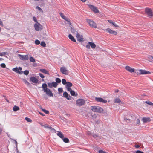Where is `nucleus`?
Here are the masks:
<instances>
[{"label":"nucleus","mask_w":153,"mask_h":153,"mask_svg":"<svg viewBox=\"0 0 153 153\" xmlns=\"http://www.w3.org/2000/svg\"><path fill=\"white\" fill-rule=\"evenodd\" d=\"M47 85L46 83H43L42 85V88L44 92L50 97H53V94L49 88H48Z\"/></svg>","instance_id":"obj_1"},{"label":"nucleus","mask_w":153,"mask_h":153,"mask_svg":"<svg viewBox=\"0 0 153 153\" xmlns=\"http://www.w3.org/2000/svg\"><path fill=\"white\" fill-rule=\"evenodd\" d=\"M91 109L93 111L100 113L103 112V111L102 108L98 106H92Z\"/></svg>","instance_id":"obj_2"},{"label":"nucleus","mask_w":153,"mask_h":153,"mask_svg":"<svg viewBox=\"0 0 153 153\" xmlns=\"http://www.w3.org/2000/svg\"><path fill=\"white\" fill-rule=\"evenodd\" d=\"M86 21L89 26L92 27L96 28L97 27V25L93 20L89 19H87Z\"/></svg>","instance_id":"obj_3"},{"label":"nucleus","mask_w":153,"mask_h":153,"mask_svg":"<svg viewBox=\"0 0 153 153\" xmlns=\"http://www.w3.org/2000/svg\"><path fill=\"white\" fill-rule=\"evenodd\" d=\"M59 14L62 18L68 22V24H69V25H71V23L70 22V20L66 16H65L64 15L63 13H59Z\"/></svg>","instance_id":"obj_4"},{"label":"nucleus","mask_w":153,"mask_h":153,"mask_svg":"<svg viewBox=\"0 0 153 153\" xmlns=\"http://www.w3.org/2000/svg\"><path fill=\"white\" fill-rule=\"evenodd\" d=\"M34 27L35 29L37 31L40 30L42 29V26L40 23L38 22L34 24Z\"/></svg>","instance_id":"obj_5"},{"label":"nucleus","mask_w":153,"mask_h":153,"mask_svg":"<svg viewBox=\"0 0 153 153\" xmlns=\"http://www.w3.org/2000/svg\"><path fill=\"white\" fill-rule=\"evenodd\" d=\"M145 12L148 15V16L150 18H151L153 16L152 12L150 9L146 8L145 9Z\"/></svg>","instance_id":"obj_6"},{"label":"nucleus","mask_w":153,"mask_h":153,"mask_svg":"<svg viewBox=\"0 0 153 153\" xmlns=\"http://www.w3.org/2000/svg\"><path fill=\"white\" fill-rule=\"evenodd\" d=\"M88 7L94 12L96 13H97L99 12V10L97 8L94 6L92 5H89Z\"/></svg>","instance_id":"obj_7"},{"label":"nucleus","mask_w":153,"mask_h":153,"mask_svg":"<svg viewBox=\"0 0 153 153\" xmlns=\"http://www.w3.org/2000/svg\"><path fill=\"white\" fill-rule=\"evenodd\" d=\"M76 104L78 105L82 106L84 104L85 102L83 99H78L76 101Z\"/></svg>","instance_id":"obj_8"},{"label":"nucleus","mask_w":153,"mask_h":153,"mask_svg":"<svg viewBox=\"0 0 153 153\" xmlns=\"http://www.w3.org/2000/svg\"><path fill=\"white\" fill-rule=\"evenodd\" d=\"M60 71L62 73L65 75H68V71L64 67H62L60 68Z\"/></svg>","instance_id":"obj_9"},{"label":"nucleus","mask_w":153,"mask_h":153,"mask_svg":"<svg viewBox=\"0 0 153 153\" xmlns=\"http://www.w3.org/2000/svg\"><path fill=\"white\" fill-rule=\"evenodd\" d=\"M48 87L50 88H51L53 87L56 88L58 85L56 82H53L52 83H48Z\"/></svg>","instance_id":"obj_10"},{"label":"nucleus","mask_w":153,"mask_h":153,"mask_svg":"<svg viewBox=\"0 0 153 153\" xmlns=\"http://www.w3.org/2000/svg\"><path fill=\"white\" fill-rule=\"evenodd\" d=\"M90 46H91L92 48H94L96 47V45L94 43L91 42H89L86 45V47L89 49L90 48Z\"/></svg>","instance_id":"obj_11"},{"label":"nucleus","mask_w":153,"mask_h":153,"mask_svg":"<svg viewBox=\"0 0 153 153\" xmlns=\"http://www.w3.org/2000/svg\"><path fill=\"white\" fill-rule=\"evenodd\" d=\"M76 37L77 38V41L80 42H82L84 41L83 36L82 35H80V34L77 32Z\"/></svg>","instance_id":"obj_12"},{"label":"nucleus","mask_w":153,"mask_h":153,"mask_svg":"<svg viewBox=\"0 0 153 153\" xmlns=\"http://www.w3.org/2000/svg\"><path fill=\"white\" fill-rule=\"evenodd\" d=\"M22 68L21 67H19L18 68L17 67H16L13 69V71H15L17 73L21 74L22 73V71L21 72L19 70L21 71Z\"/></svg>","instance_id":"obj_13"},{"label":"nucleus","mask_w":153,"mask_h":153,"mask_svg":"<svg viewBox=\"0 0 153 153\" xmlns=\"http://www.w3.org/2000/svg\"><path fill=\"white\" fill-rule=\"evenodd\" d=\"M19 56L20 59L23 60H26L28 59L29 58L28 55H22L19 54Z\"/></svg>","instance_id":"obj_14"},{"label":"nucleus","mask_w":153,"mask_h":153,"mask_svg":"<svg viewBox=\"0 0 153 153\" xmlns=\"http://www.w3.org/2000/svg\"><path fill=\"white\" fill-rule=\"evenodd\" d=\"M106 30L109 33L112 35H116L117 34V33L116 32L114 31L109 28H108Z\"/></svg>","instance_id":"obj_15"},{"label":"nucleus","mask_w":153,"mask_h":153,"mask_svg":"<svg viewBox=\"0 0 153 153\" xmlns=\"http://www.w3.org/2000/svg\"><path fill=\"white\" fill-rule=\"evenodd\" d=\"M73 85L72 83L69 82H67L66 85V88L67 89L68 91H69L71 90V87H72Z\"/></svg>","instance_id":"obj_16"},{"label":"nucleus","mask_w":153,"mask_h":153,"mask_svg":"<svg viewBox=\"0 0 153 153\" xmlns=\"http://www.w3.org/2000/svg\"><path fill=\"white\" fill-rule=\"evenodd\" d=\"M140 72L139 73L141 74H150V72L145 70H139Z\"/></svg>","instance_id":"obj_17"},{"label":"nucleus","mask_w":153,"mask_h":153,"mask_svg":"<svg viewBox=\"0 0 153 153\" xmlns=\"http://www.w3.org/2000/svg\"><path fill=\"white\" fill-rule=\"evenodd\" d=\"M150 119L149 117H143L142 119V121L143 123L149 122L150 121Z\"/></svg>","instance_id":"obj_18"},{"label":"nucleus","mask_w":153,"mask_h":153,"mask_svg":"<svg viewBox=\"0 0 153 153\" xmlns=\"http://www.w3.org/2000/svg\"><path fill=\"white\" fill-rule=\"evenodd\" d=\"M30 80L31 81L35 83H37L38 82V80L36 77H32L30 78Z\"/></svg>","instance_id":"obj_19"},{"label":"nucleus","mask_w":153,"mask_h":153,"mask_svg":"<svg viewBox=\"0 0 153 153\" xmlns=\"http://www.w3.org/2000/svg\"><path fill=\"white\" fill-rule=\"evenodd\" d=\"M95 100L97 102H102V103H105V100H103L101 98L96 97Z\"/></svg>","instance_id":"obj_20"},{"label":"nucleus","mask_w":153,"mask_h":153,"mask_svg":"<svg viewBox=\"0 0 153 153\" xmlns=\"http://www.w3.org/2000/svg\"><path fill=\"white\" fill-rule=\"evenodd\" d=\"M125 69L130 72L132 73L134 72V68H132L129 66H126L125 67Z\"/></svg>","instance_id":"obj_21"},{"label":"nucleus","mask_w":153,"mask_h":153,"mask_svg":"<svg viewBox=\"0 0 153 153\" xmlns=\"http://www.w3.org/2000/svg\"><path fill=\"white\" fill-rule=\"evenodd\" d=\"M63 96L65 97L68 100H70L71 97L69 96L68 93L66 92H65L63 94Z\"/></svg>","instance_id":"obj_22"},{"label":"nucleus","mask_w":153,"mask_h":153,"mask_svg":"<svg viewBox=\"0 0 153 153\" xmlns=\"http://www.w3.org/2000/svg\"><path fill=\"white\" fill-rule=\"evenodd\" d=\"M68 91H70L71 94L72 96H75L76 97L78 95L76 93V94L75 91L72 90L71 89V90Z\"/></svg>","instance_id":"obj_23"},{"label":"nucleus","mask_w":153,"mask_h":153,"mask_svg":"<svg viewBox=\"0 0 153 153\" xmlns=\"http://www.w3.org/2000/svg\"><path fill=\"white\" fill-rule=\"evenodd\" d=\"M39 71L44 74H48V75H50V74L49 73L48 71L46 70L45 69H40L39 70Z\"/></svg>","instance_id":"obj_24"},{"label":"nucleus","mask_w":153,"mask_h":153,"mask_svg":"<svg viewBox=\"0 0 153 153\" xmlns=\"http://www.w3.org/2000/svg\"><path fill=\"white\" fill-rule=\"evenodd\" d=\"M57 135L62 139H63L64 137L63 134L60 131H58Z\"/></svg>","instance_id":"obj_25"},{"label":"nucleus","mask_w":153,"mask_h":153,"mask_svg":"<svg viewBox=\"0 0 153 153\" xmlns=\"http://www.w3.org/2000/svg\"><path fill=\"white\" fill-rule=\"evenodd\" d=\"M69 38L72 41L74 42H76V40L75 39L74 37L71 34H69L68 35Z\"/></svg>","instance_id":"obj_26"},{"label":"nucleus","mask_w":153,"mask_h":153,"mask_svg":"<svg viewBox=\"0 0 153 153\" xmlns=\"http://www.w3.org/2000/svg\"><path fill=\"white\" fill-rule=\"evenodd\" d=\"M114 102L115 103H120L121 102V101L119 98H117L114 99Z\"/></svg>","instance_id":"obj_27"},{"label":"nucleus","mask_w":153,"mask_h":153,"mask_svg":"<svg viewBox=\"0 0 153 153\" xmlns=\"http://www.w3.org/2000/svg\"><path fill=\"white\" fill-rule=\"evenodd\" d=\"M13 110L14 111H16L19 110V107L15 105L13 108Z\"/></svg>","instance_id":"obj_28"},{"label":"nucleus","mask_w":153,"mask_h":153,"mask_svg":"<svg viewBox=\"0 0 153 153\" xmlns=\"http://www.w3.org/2000/svg\"><path fill=\"white\" fill-rule=\"evenodd\" d=\"M71 32L73 33H75L76 32L77 33V32L74 28H72V27H71Z\"/></svg>","instance_id":"obj_29"},{"label":"nucleus","mask_w":153,"mask_h":153,"mask_svg":"<svg viewBox=\"0 0 153 153\" xmlns=\"http://www.w3.org/2000/svg\"><path fill=\"white\" fill-rule=\"evenodd\" d=\"M62 139L63 140V141L65 143H68L69 142V140L68 138H63Z\"/></svg>","instance_id":"obj_30"},{"label":"nucleus","mask_w":153,"mask_h":153,"mask_svg":"<svg viewBox=\"0 0 153 153\" xmlns=\"http://www.w3.org/2000/svg\"><path fill=\"white\" fill-rule=\"evenodd\" d=\"M145 102L146 103V104L151 105V106H153V103L151 102L150 101H147Z\"/></svg>","instance_id":"obj_31"},{"label":"nucleus","mask_w":153,"mask_h":153,"mask_svg":"<svg viewBox=\"0 0 153 153\" xmlns=\"http://www.w3.org/2000/svg\"><path fill=\"white\" fill-rule=\"evenodd\" d=\"M30 60L31 62H35V59L32 57H30Z\"/></svg>","instance_id":"obj_32"},{"label":"nucleus","mask_w":153,"mask_h":153,"mask_svg":"<svg viewBox=\"0 0 153 153\" xmlns=\"http://www.w3.org/2000/svg\"><path fill=\"white\" fill-rule=\"evenodd\" d=\"M62 83L64 85H65L66 84L67 82L66 81V80L65 79H62Z\"/></svg>","instance_id":"obj_33"},{"label":"nucleus","mask_w":153,"mask_h":153,"mask_svg":"<svg viewBox=\"0 0 153 153\" xmlns=\"http://www.w3.org/2000/svg\"><path fill=\"white\" fill-rule=\"evenodd\" d=\"M40 44L41 46L43 47H45L46 46V44L44 42H42Z\"/></svg>","instance_id":"obj_34"},{"label":"nucleus","mask_w":153,"mask_h":153,"mask_svg":"<svg viewBox=\"0 0 153 153\" xmlns=\"http://www.w3.org/2000/svg\"><path fill=\"white\" fill-rule=\"evenodd\" d=\"M25 119L26 120L29 122H32V120L30 118H28L27 117H26L25 118Z\"/></svg>","instance_id":"obj_35"},{"label":"nucleus","mask_w":153,"mask_h":153,"mask_svg":"<svg viewBox=\"0 0 153 153\" xmlns=\"http://www.w3.org/2000/svg\"><path fill=\"white\" fill-rule=\"evenodd\" d=\"M56 81L57 83H60L61 82V80L59 78H57L56 79Z\"/></svg>","instance_id":"obj_36"},{"label":"nucleus","mask_w":153,"mask_h":153,"mask_svg":"<svg viewBox=\"0 0 153 153\" xmlns=\"http://www.w3.org/2000/svg\"><path fill=\"white\" fill-rule=\"evenodd\" d=\"M49 129H50L53 132L56 133V130L53 128L51 127L50 126V127H49Z\"/></svg>","instance_id":"obj_37"},{"label":"nucleus","mask_w":153,"mask_h":153,"mask_svg":"<svg viewBox=\"0 0 153 153\" xmlns=\"http://www.w3.org/2000/svg\"><path fill=\"white\" fill-rule=\"evenodd\" d=\"M35 43L36 45H39L40 43V41L38 40H36L35 41Z\"/></svg>","instance_id":"obj_38"},{"label":"nucleus","mask_w":153,"mask_h":153,"mask_svg":"<svg viewBox=\"0 0 153 153\" xmlns=\"http://www.w3.org/2000/svg\"><path fill=\"white\" fill-rule=\"evenodd\" d=\"M42 111H43L44 112H45V113L48 114L49 113V112L47 110L45 109H42Z\"/></svg>","instance_id":"obj_39"},{"label":"nucleus","mask_w":153,"mask_h":153,"mask_svg":"<svg viewBox=\"0 0 153 153\" xmlns=\"http://www.w3.org/2000/svg\"><path fill=\"white\" fill-rule=\"evenodd\" d=\"M36 8L39 11H41L42 13L43 12V11L42 10L41 8L39 6H36Z\"/></svg>","instance_id":"obj_40"},{"label":"nucleus","mask_w":153,"mask_h":153,"mask_svg":"<svg viewBox=\"0 0 153 153\" xmlns=\"http://www.w3.org/2000/svg\"><path fill=\"white\" fill-rule=\"evenodd\" d=\"M136 121V125H139L140 124V120L139 119H137Z\"/></svg>","instance_id":"obj_41"},{"label":"nucleus","mask_w":153,"mask_h":153,"mask_svg":"<svg viewBox=\"0 0 153 153\" xmlns=\"http://www.w3.org/2000/svg\"><path fill=\"white\" fill-rule=\"evenodd\" d=\"M24 74L26 75H27L29 74V71L27 70H25L24 71Z\"/></svg>","instance_id":"obj_42"},{"label":"nucleus","mask_w":153,"mask_h":153,"mask_svg":"<svg viewBox=\"0 0 153 153\" xmlns=\"http://www.w3.org/2000/svg\"><path fill=\"white\" fill-rule=\"evenodd\" d=\"M58 91L60 93H61L63 91V90L62 88H59L58 89Z\"/></svg>","instance_id":"obj_43"},{"label":"nucleus","mask_w":153,"mask_h":153,"mask_svg":"<svg viewBox=\"0 0 153 153\" xmlns=\"http://www.w3.org/2000/svg\"><path fill=\"white\" fill-rule=\"evenodd\" d=\"M45 128H48L49 129V127H50L51 126L48 125H42Z\"/></svg>","instance_id":"obj_44"},{"label":"nucleus","mask_w":153,"mask_h":153,"mask_svg":"<svg viewBox=\"0 0 153 153\" xmlns=\"http://www.w3.org/2000/svg\"><path fill=\"white\" fill-rule=\"evenodd\" d=\"M1 66L3 68H4L6 67V65L4 63H2L1 64Z\"/></svg>","instance_id":"obj_45"},{"label":"nucleus","mask_w":153,"mask_h":153,"mask_svg":"<svg viewBox=\"0 0 153 153\" xmlns=\"http://www.w3.org/2000/svg\"><path fill=\"white\" fill-rule=\"evenodd\" d=\"M39 75L40 77L42 78V79L44 78L45 76H44V75L41 73H39Z\"/></svg>","instance_id":"obj_46"},{"label":"nucleus","mask_w":153,"mask_h":153,"mask_svg":"<svg viewBox=\"0 0 153 153\" xmlns=\"http://www.w3.org/2000/svg\"><path fill=\"white\" fill-rule=\"evenodd\" d=\"M24 82L27 85H30V83L26 80H24Z\"/></svg>","instance_id":"obj_47"},{"label":"nucleus","mask_w":153,"mask_h":153,"mask_svg":"<svg viewBox=\"0 0 153 153\" xmlns=\"http://www.w3.org/2000/svg\"><path fill=\"white\" fill-rule=\"evenodd\" d=\"M115 27H118L119 26L117 25L115 22H113L112 24Z\"/></svg>","instance_id":"obj_48"},{"label":"nucleus","mask_w":153,"mask_h":153,"mask_svg":"<svg viewBox=\"0 0 153 153\" xmlns=\"http://www.w3.org/2000/svg\"><path fill=\"white\" fill-rule=\"evenodd\" d=\"M6 54V52H4L2 53H0V56H3L4 55H5Z\"/></svg>","instance_id":"obj_49"},{"label":"nucleus","mask_w":153,"mask_h":153,"mask_svg":"<svg viewBox=\"0 0 153 153\" xmlns=\"http://www.w3.org/2000/svg\"><path fill=\"white\" fill-rule=\"evenodd\" d=\"M33 19L34 21L35 22L37 23V19H36V18L35 17H34V16L33 17Z\"/></svg>","instance_id":"obj_50"},{"label":"nucleus","mask_w":153,"mask_h":153,"mask_svg":"<svg viewBox=\"0 0 153 153\" xmlns=\"http://www.w3.org/2000/svg\"><path fill=\"white\" fill-rule=\"evenodd\" d=\"M136 153H144L143 152L140 150H137L136 151Z\"/></svg>","instance_id":"obj_51"},{"label":"nucleus","mask_w":153,"mask_h":153,"mask_svg":"<svg viewBox=\"0 0 153 153\" xmlns=\"http://www.w3.org/2000/svg\"><path fill=\"white\" fill-rule=\"evenodd\" d=\"M99 153H105L104 151H103L102 150H100L99 151Z\"/></svg>","instance_id":"obj_52"},{"label":"nucleus","mask_w":153,"mask_h":153,"mask_svg":"<svg viewBox=\"0 0 153 153\" xmlns=\"http://www.w3.org/2000/svg\"><path fill=\"white\" fill-rule=\"evenodd\" d=\"M0 25L3 26V23L1 20L0 19Z\"/></svg>","instance_id":"obj_53"},{"label":"nucleus","mask_w":153,"mask_h":153,"mask_svg":"<svg viewBox=\"0 0 153 153\" xmlns=\"http://www.w3.org/2000/svg\"><path fill=\"white\" fill-rule=\"evenodd\" d=\"M125 120H126V121L127 122H130V120L128 119H127L125 118Z\"/></svg>","instance_id":"obj_54"},{"label":"nucleus","mask_w":153,"mask_h":153,"mask_svg":"<svg viewBox=\"0 0 153 153\" xmlns=\"http://www.w3.org/2000/svg\"><path fill=\"white\" fill-rule=\"evenodd\" d=\"M108 22H109L111 24H112V23L113 22L112 21H111V20H108Z\"/></svg>","instance_id":"obj_55"},{"label":"nucleus","mask_w":153,"mask_h":153,"mask_svg":"<svg viewBox=\"0 0 153 153\" xmlns=\"http://www.w3.org/2000/svg\"><path fill=\"white\" fill-rule=\"evenodd\" d=\"M135 147L137 148H138L140 147V146L139 145H135Z\"/></svg>","instance_id":"obj_56"},{"label":"nucleus","mask_w":153,"mask_h":153,"mask_svg":"<svg viewBox=\"0 0 153 153\" xmlns=\"http://www.w3.org/2000/svg\"><path fill=\"white\" fill-rule=\"evenodd\" d=\"M82 1L83 2H85L86 1V0H80Z\"/></svg>","instance_id":"obj_57"},{"label":"nucleus","mask_w":153,"mask_h":153,"mask_svg":"<svg viewBox=\"0 0 153 153\" xmlns=\"http://www.w3.org/2000/svg\"><path fill=\"white\" fill-rule=\"evenodd\" d=\"M39 114H40L41 115H43H43H43V114L42 113H40H40H39Z\"/></svg>","instance_id":"obj_58"},{"label":"nucleus","mask_w":153,"mask_h":153,"mask_svg":"<svg viewBox=\"0 0 153 153\" xmlns=\"http://www.w3.org/2000/svg\"><path fill=\"white\" fill-rule=\"evenodd\" d=\"M118 90H116L115 91V92H118Z\"/></svg>","instance_id":"obj_59"},{"label":"nucleus","mask_w":153,"mask_h":153,"mask_svg":"<svg viewBox=\"0 0 153 153\" xmlns=\"http://www.w3.org/2000/svg\"><path fill=\"white\" fill-rule=\"evenodd\" d=\"M7 102H9V101H8V100H7Z\"/></svg>","instance_id":"obj_60"},{"label":"nucleus","mask_w":153,"mask_h":153,"mask_svg":"<svg viewBox=\"0 0 153 153\" xmlns=\"http://www.w3.org/2000/svg\"><path fill=\"white\" fill-rule=\"evenodd\" d=\"M42 81H44V80L43 79H42Z\"/></svg>","instance_id":"obj_61"},{"label":"nucleus","mask_w":153,"mask_h":153,"mask_svg":"<svg viewBox=\"0 0 153 153\" xmlns=\"http://www.w3.org/2000/svg\"><path fill=\"white\" fill-rule=\"evenodd\" d=\"M1 28L0 27V31H1Z\"/></svg>","instance_id":"obj_62"},{"label":"nucleus","mask_w":153,"mask_h":153,"mask_svg":"<svg viewBox=\"0 0 153 153\" xmlns=\"http://www.w3.org/2000/svg\"><path fill=\"white\" fill-rule=\"evenodd\" d=\"M105 102H106V103L107 102V101L106 100Z\"/></svg>","instance_id":"obj_63"},{"label":"nucleus","mask_w":153,"mask_h":153,"mask_svg":"<svg viewBox=\"0 0 153 153\" xmlns=\"http://www.w3.org/2000/svg\"><path fill=\"white\" fill-rule=\"evenodd\" d=\"M152 58H153V57H152Z\"/></svg>","instance_id":"obj_64"}]
</instances>
